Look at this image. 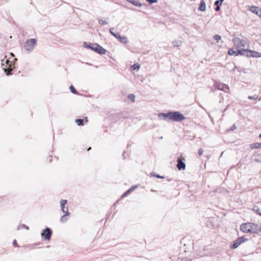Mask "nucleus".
<instances>
[{"label": "nucleus", "instance_id": "obj_54", "mask_svg": "<svg viewBox=\"0 0 261 261\" xmlns=\"http://www.w3.org/2000/svg\"><path fill=\"white\" fill-rule=\"evenodd\" d=\"M91 147H89L88 149V150H89L90 149H91Z\"/></svg>", "mask_w": 261, "mask_h": 261}, {"label": "nucleus", "instance_id": "obj_45", "mask_svg": "<svg viewBox=\"0 0 261 261\" xmlns=\"http://www.w3.org/2000/svg\"><path fill=\"white\" fill-rule=\"evenodd\" d=\"M220 10V6H216V7L215 8V10L216 11H219Z\"/></svg>", "mask_w": 261, "mask_h": 261}, {"label": "nucleus", "instance_id": "obj_36", "mask_svg": "<svg viewBox=\"0 0 261 261\" xmlns=\"http://www.w3.org/2000/svg\"><path fill=\"white\" fill-rule=\"evenodd\" d=\"M184 161H185V160L183 158H179V157L177 158V163H178V164L184 163Z\"/></svg>", "mask_w": 261, "mask_h": 261}, {"label": "nucleus", "instance_id": "obj_46", "mask_svg": "<svg viewBox=\"0 0 261 261\" xmlns=\"http://www.w3.org/2000/svg\"><path fill=\"white\" fill-rule=\"evenodd\" d=\"M236 128V125L234 124H233V125L232 126V128H231V130H233Z\"/></svg>", "mask_w": 261, "mask_h": 261}, {"label": "nucleus", "instance_id": "obj_29", "mask_svg": "<svg viewBox=\"0 0 261 261\" xmlns=\"http://www.w3.org/2000/svg\"><path fill=\"white\" fill-rule=\"evenodd\" d=\"M132 192L131 191V190L129 189L122 195L121 197L122 198L125 197L127 196L128 195H129V194H130Z\"/></svg>", "mask_w": 261, "mask_h": 261}, {"label": "nucleus", "instance_id": "obj_16", "mask_svg": "<svg viewBox=\"0 0 261 261\" xmlns=\"http://www.w3.org/2000/svg\"><path fill=\"white\" fill-rule=\"evenodd\" d=\"M198 10L201 11H205L206 10V5L204 0H201Z\"/></svg>", "mask_w": 261, "mask_h": 261}, {"label": "nucleus", "instance_id": "obj_1", "mask_svg": "<svg viewBox=\"0 0 261 261\" xmlns=\"http://www.w3.org/2000/svg\"><path fill=\"white\" fill-rule=\"evenodd\" d=\"M232 41L236 48L238 49L241 48H248L249 47L248 39L243 36H235L233 38Z\"/></svg>", "mask_w": 261, "mask_h": 261}, {"label": "nucleus", "instance_id": "obj_34", "mask_svg": "<svg viewBox=\"0 0 261 261\" xmlns=\"http://www.w3.org/2000/svg\"><path fill=\"white\" fill-rule=\"evenodd\" d=\"M128 98L130 99L132 102L135 101V96L133 94H130L128 95Z\"/></svg>", "mask_w": 261, "mask_h": 261}, {"label": "nucleus", "instance_id": "obj_38", "mask_svg": "<svg viewBox=\"0 0 261 261\" xmlns=\"http://www.w3.org/2000/svg\"><path fill=\"white\" fill-rule=\"evenodd\" d=\"M146 1L147 2H148L150 4L156 3L158 2V0H146Z\"/></svg>", "mask_w": 261, "mask_h": 261}, {"label": "nucleus", "instance_id": "obj_42", "mask_svg": "<svg viewBox=\"0 0 261 261\" xmlns=\"http://www.w3.org/2000/svg\"><path fill=\"white\" fill-rule=\"evenodd\" d=\"M203 150L202 148H200L198 150V154L201 155L203 153Z\"/></svg>", "mask_w": 261, "mask_h": 261}, {"label": "nucleus", "instance_id": "obj_40", "mask_svg": "<svg viewBox=\"0 0 261 261\" xmlns=\"http://www.w3.org/2000/svg\"><path fill=\"white\" fill-rule=\"evenodd\" d=\"M3 69H4V71H5V72L6 73L7 75H10L11 74V72L8 71L7 69L4 68H3Z\"/></svg>", "mask_w": 261, "mask_h": 261}, {"label": "nucleus", "instance_id": "obj_49", "mask_svg": "<svg viewBox=\"0 0 261 261\" xmlns=\"http://www.w3.org/2000/svg\"><path fill=\"white\" fill-rule=\"evenodd\" d=\"M220 2V4H222V3L224 1V0H219Z\"/></svg>", "mask_w": 261, "mask_h": 261}, {"label": "nucleus", "instance_id": "obj_26", "mask_svg": "<svg viewBox=\"0 0 261 261\" xmlns=\"http://www.w3.org/2000/svg\"><path fill=\"white\" fill-rule=\"evenodd\" d=\"M177 167L179 170H185L186 164H177Z\"/></svg>", "mask_w": 261, "mask_h": 261}, {"label": "nucleus", "instance_id": "obj_31", "mask_svg": "<svg viewBox=\"0 0 261 261\" xmlns=\"http://www.w3.org/2000/svg\"><path fill=\"white\" fill-rule=\"evenodd\" d=\"M132 192L131 191V190L129 189L122 195L121 197L122 198L125 197L127 196L128 195H129V194H130Z\"/></svg>", "mask_w": 261, "mask_h": 261}, {"label": "nucleus", "instance_id": "obj_4", "mask_svg": "<svg viewBox=\"0 0 261 261\" xmlns=\"http://www.w3.org/2000/svg\"><path fill=\"white\" fill-rule=\"evenodd\" d=\"M185 119L183 114L178 111L171 112V121L175 122H181Z\"/></svg>", "mask_w": 261, "mask_h": 261}, {"label": "nucleus", "instance_id": "obj_25", "mask_svg": "<svg viewBox=\"0 0 261 261\" xmlns=\"http://www.w3.org/2000/svg\"><path fill=\"white\" fill-rule=\"evenodd\" d=\"M69 89L72 93L75 94H78V92L76 90V89L74 88V87L72 85H71L69 87Z\"/></svg>", "mask_w": 261, "mask_h": 261}, {"label": "nucleus", "instance_id": "obj_50", "mask_svg": "<svg viewBox=\"0 0 261 261\" xmlns=\"http://www.w3.org/2000/svg\"><path fill=\"white\" fill-rule=\"evenodd\" d=\"M236 68H237V67L234 66V68H233L232 70L234 71Z\"/></svg>", "mask_w": 261, "mask_h": 261}, {"label": "nucleus", "instance_id": "obj_47", "mask_svg": "<svg viewBox=\"0 0 261 261\" xmlns=\"http://www.w3.org/2000/svg\"><path fill=\"white\" fill-rule=\"evenodd\" d=\"M9 62H10V61H9V60H7L6 61V63L7 64H8V65L9 64Z\"/></svg>", "mask_w": 261, "mask_h": 261}, {"label": "nucleus", "instance_id": "obj_14", "mask_svg": "<svg viewBox=\"0 0 261 261\" xmlns=\"http://www.w3.org/2000/svg\"><path fill=\"white\" fill-rule=\"evenodd\" d=\"M249 10L252 13L256 14L261 18V9L256 6H252L249 8Z\"/></svg>", "mask_w": 261, "mask_h": 261}, {"label": "nucleus", "instance_id": "obj_53", "mask_svg": "<svg viewBox=\"0 0 261 261\" xmlns=\"http://www.w3.org/2000/svg\"><path fill=\"white\" fill-rule=\"evenodd\" d=\"M259 137L260 138H261V133L259 134Z\"/></svg>", "mask_w": 261, "mask_h": 261}, {"label": "nucleus", "instance_id": "obj_43", "mask_svg": "<svg viewBox=\"0 0 261 261\" xmlns=\"http://www.w3.org/2000/svg\"><path fill=\"white\" fill-rule=\"evenodd\" d=\"M13 246H14L15 247H18V245L17 243V242H16V240H14L13 242Z\"/></svg>", "mask_w": 261, "mask_h": 261}, {"label": "nucleus", "instance_id": "obj_24", "mask_svg": "<svg viewBox=\"0 0 261 261\" xmlns=\"http://www.w3.org/2000/svg\"><path fill=\"white\" fill-rule=\"evenodd\" d=\"M150 176H153V177H155L158 178H161V179L164 178V176H161L158 174H156V173H153V172H152L150 173Z\"/></svg>", "mask_w": 261, "mask_h": 261}, {"label": "nucleus", "instance_id": "obj_18", "mask_svg": "<svg viewBox=\"0 0 261 261\" xmlns=\"http://www.w3.org/2000/svg\"><path fill=\"white\" fill-rule=\"evenodd\" d=\"M64 213H65V214L63 216H62L61 219H60V221L62 223H64V222H65L66 221L67 219L66 218V217L67 216L69 215V214H70V213L68 212V207H66V211Z\"/></svg>", "mask_w": 261, "mask_h": 261}, {"label": "nucleus", "instance_id": "obj_33", "mask_svg": "<svg viewBox=\"0 0 261 261\" xmlns=\"http://www.w3.org/2000/svg\"><path fill=\"white\" fill-rule=\"evenodd\" d=\"M140 68V65L139 64H135L132 66L133 70H138Z\"/></svg>", "mask_w": 261, "mask_h": 261}, {"label": "nucleus", "instance_id": "obj_39", "mask_svg": "<svg viewBox=\"0 0 261 261\" xmlns=\"http://www.w3.org/2000/svg\"><path fill=\"white\" fill-rule=\"evenodd\" d=\"M248 98L250 100H256L258 99V97H255L252 96H249Z\"/></svg>", "mask_w": 261, "mask_h": 261}, {"label": "nucleus", "instance_id": "obj_48", "mask_svg": "<svg viewBox=\"0 0 261 261\" xmlns=\"http://www.w3.org/2000/svg\"><path fill=\"white\" fill-rule=\"evenodd\" d=\"M125 151H124V152H123V156L124 157V159H125V156H124V153H125Z\"/></svg>", "mask_w": 261, "mask_h": 261}, {"label": "nucleus", "instance_id": "obj_32", "mask_svg": "<svg viewBox=\"0 0 261 261\" xmlns=\"http://www.w3.org/2000/svg\"><path fill=\"white\" fill-rule=\"evenodd\" d=\"M132 192L131 191V190L129 189L122 195L121 197L122 198L125 197L127 196L128 195H129V194H130Z\"/></svg>", "mask_w": 261, "mask_h": 261}, {"label": "nucleus", "instance_id": "obj_9", "mask_svg": "<svg viewBox=\"0 0 261 261\" xmlns=\"http://www.w3.org/2000/svg\"><path fill=\"white\" fill-rule=\"evenodd\" d=\"M244 49L242 48L241 49H237L236 50H234L233 48H230L228 50V54L230 56H237L239 55H244Z\"/></svg>", "mask_w": 261, "mask_h": 261}, {"label": "nucleus", "instance_id": "obj_35", "mask_svg": "<svg viewBox=\"0 0 261 261\" xmlns=\"http://www.w3.org/2000/svg\"><path fill=\"white\" fill-rule=\"evenodd\" d=\"M214 39L218 42L221 39V37L219 35H216L214 36Z\"/></svg>", "mask_w": 261, "mask_h": 261}, {"label": "nucleus", "instance_id": "obj_3", "mask_svg": "<svg viewBox=\"0 0 261 261\" xmlns=\"http://www.w3.org/2000/svg\"><path fill=\"white\" fill-rule=\"evenodd\" d=\"M37 41L35 39L32 38L28 40L24 45L25 49L30 53L32 51L36 45Z\"/></svg>", "mask_w": 261, "mask_h": 261}, {"label": "nucleus", "instance_id": "obj_15", "mask_svg": "<svg viewBox=\"0 0 261 261\" xmlns=\"http://www.w3.org/2000/svg\"><path fill=\"white\" fill-rule=\"evenodd\" d=\"M115 37L118 39L119 41L122 43L126 44L128 42V40L126 37L121 36L118 33H116V36Z\"/></svg>", "mask_w": 261, "mask_h": 261}, {"label": "nucleus", "instance_id": "obj_21", "mask_svg": "<svg viewBox=\"0 0 261 261\" xmlns=\"http://www.w3.org/2000/svg\"><path fill=\"white\" fill-rule=\"evenodd\" d=\"M250 147L251 149H257L261 148V143H252L250 145Z\"/></svg>", "mask_w": 261, "mask_h": 261}, {"label": "nucleus", "instance_id": "obj_6", "mask_svg": "<svg viewBox=\"0 0 261 261\" xmlns=\"http://www.w3.org/2000/svg\"><path fill=\"white\" fill-rule=\"evenodd\" d=\"M248 239L244 237H242L238 238L235 240L234 243L232 245H230V247L231 249H236L242 243L246 242Z\"/></svg>", "mask_w": 261, "mask_h": 261}, {"label": "nucleus", "instance_id": "obj_17", "mask_svg": "<svg viewBox=\"0 0 261 261\" xmlns=\"http://www.w3.org/2000/svg\"><path fill=\"white\" fill-rule=\"evenodd\" d=\"M67 203V201L66 200H61L60 202L61 208L63 213H65L66 211V209L65 210V205Z\"/></svg>", "mask_w": 261, "mask_h": 261}, {"label": "nucleus", "instance_id": "obj_44", "mask_svg": "<svg viewBox=\"0 0 261 261\" xmlns=\"http://www.w3.org/2000/svg\"><path fill=\"white\" fill-rule=\"evenodd\" d=\"M215 5L216 6H219L220 4V2L219 0L218 1H216L215 2Z\"/></svg>", "mask_w": 261, "mask_h": 261}, {"label": "nucleus", "instance_id": "obj_10", "mask_svg": "<svg viewBox=\"0 0 261 261\" xmlns=\"http://www.w3.org/2000/svg\"><path fill=\"white\" fill-rule=\"evenodd\" d=\"M250 227L251 233H257L261 231V225L250 223Z\"/></svg>", "mask_w": 261, "mask_h": 261}, {"label": "nucleus", "instance_id": "obj_23", "mask_svg": "<svg viewBox=\"0 0 261 261\" xmlns=\"http://www.w3.org/2000/svg\"><path fill=\"white\" fill-rule=\"evenodd\" d=\"M252 210L254 212H255L257 214L260 216L261 214V210L257 206L255 205L253 208Z\"/></svg>", "mask_w": 261, "mask_h": 261}, {"label": "nucleus", "instance_id": "obj_28", "mask_svg": "<svg viewBox=\"0 0 261 261\" xmlns=\"http://www.w3.org/2000/svg\"><path fill=\"white\" fill-rule=\"evenodd\" d=\"M21 228H25L27 229V230H29V226H27L25 224H21V225H19L18 227H17V229L18 230H19V229H21Z\"/></svg>", "mask_w": 261, "mask_h": 261}, {"label": "nucleus", "instance_id": "obj_5", "mask_svg": "<svg viewBox=\"0 0 261 261\" xmlns=\"http://www.w3.org/2000/svg\"><path fill=\"white\" fill-rule=\"evenodd\" d=\"M244 56H245L247 57H261V53L251 50L248 49H244Z\"/></svg>", "mask_w": 261, "mask_h": 261}, {"label": "nucleus", "instance_id": "obj_30", "mask_svg": "<svg viewBox=\"0 0 261 261\" xmlns=\"http://www.w3.org/2000/svg\"><path fill=\"white\" fill-rule=\"evenodd\" d=\"M132 192L131 191V190L129 189L122 195L121 197L122 198L125 197L127 196L128 195H129V194H130Z\"/></svg>", "mask_w": 261, "mask_h": 261}, {"label": "nucleus", "instance_id": "obj_11", "mask_svg": "<svg viewBox=\"0 0 261 261\" xmlns=\"http://www.w3.org/2000/svg\"><path fill=\"white\" fill-rule=\"evenodd\" d=\"M158 117L161 119H163L166 121H171V112H169L167 113H159Z\"/></svg>", "mask_w": 261, "mask_h": 261}, {"label": "nucleus", "instance_id": "obj_8", "mask_svg": "<svg viewBox=\"0 0 261 261\" xmlns=\"http://www.w3.org/2000/svg\"><path fill=\"white\" fill-rule=\"evenodd\" d=\"M52 234V230L50 228L46 227L41 232V235L45 240H49Z\"/></svg>", "mask_w": 261, "mask_h": 261}, {"label": "nucleus", "instance_id": "obj_7", "mask_svg": "<svg viewBox=\"0 0 261 261\" xmlns=\"http://www.w3.org/2000/svg\"><path fill=\"white\" fill-rule=\"evenodd\" d=\"M215 88L218 90L223 91L225 93H228L229 92V87L223 83H221L219 82H216L214 85Z\"/></svg>", "mask_w": 261, "mask_h": 261}, {"label": "nucleus", "instance_id": "obj_13", "mask_svg": "<svg viewBox=\"0 0 261 261\" xmlns=\"http://www.w3.org/2000/svg\"><path fill=\"white\" fill-rule=\"evenodd\" d=\"M250 228V223L242 224L240 226L241 230L245 233H251Z\"/></svg>", "mask_w": 261, "mask_h": 261}, {"label": "nucleus", "instance_id": "obj_27", "mask_svg": "<svg viewBox=\"0 0 261 261\" xmlns=\"http://www.w3.org/2000/svg\"><path fill=\"white\" fill-rule=\"evenodd\" d=\"M97 19L98 20L99 23L101 25H106L108 23V22L103 20L102 18H98Z\"/></svg>", "mask_w": 261, "mask_h": 261}, {"label": "nucleus", "instance_id": "obj_12", "mask_svg": "<svg viewBox=\"0 0 261 261\" xmlns=\"http://www.w3.org/2000/svg\"><path fill=\"white\" fill-rule=\"evenodd\" d=\"M184 246L185 247L184 249H185V252L192 251L193 250H194V247L193 241L192 242L189 241V242H187V244L185 243Z\"/></svg>", "mask_w": 261, "mask_h": 261}, {"label": "nucleus", "instance_id": "obj_52", "mask_svg": "<svg viewBox=\"0 0 261 261\" xmlns=\"http://www.w3.org/2000/svg\"><path fill=\"white\" fill-rule=\"evenodd\" d=\"M258 158H259V159H261V154H259V155H258Z\"/></svg>", "mask_w": 261, "mask_h": 261}, {"label": "nucleus", "instance_id": "obj_19", "mask_svg": "<svg viewBox=\"0 0 261 261\" xmlns=\"http://www.w3.org/2000/svg\"><path fill=\"white\" fill-rule=\"evenodd\" d=\"M85 121L86 122L88 121L87 118L86 117L84 119H75V122L77 123V124L79 126H83L84 125V121Z\"/></svg>", "mask_w": 261, "mask_h": 261}, {"label": "nucleus", "instance_id": "obj_37", "mask_svg": "<svg viewBox=\"0 0 261 261\" xmlns=\"http://www.w3.org/2000/svg\"><path fill=\"white\" fill-rule=\"evenodd\" d=\"M114 29H115L114 28H111L110 29V33L113 36L115 37V36H116V33H115L113 32V30H114Z\"/></svg>", "mask_w": 261, "mask_h": 261}, {"label": "nucleus", "instance_id": "obj_2", "mask_svg": "<svg viewBox=\"0 0 261 261\" xmlns=\"http://www.w3.org/2000/svg\"><path fill=\"white\" fill-rule=\"evenodd\" d=\"M84 46L86 48H90L100 55L105 54L106 52V50L97 43L88 44L87 43H84Z\"/></svg>", "mask_w": 261, "mask_h": 261}, {"label": "nucleus", "instance_id": "obj_51", "mask_svg": "<svg viewBox=\"0 0 261 261\" xmlns=\"http://www.w3.org/2000/svg\"><path fill=\"white\" fill-rule=\"evenodd\" d=\"M183 241H184V242H185L186 241V238H184V239Z\"/></svg>", "mask_w": 261, "mask_h": 261}, {"label": "nucleus", "instance_id": "obj_20", "mask_svg": "<svg viewBox=\"0 0 261 261\" xmlns=\"http://www.w3.org/2000/svg\"><path fill=\"white\" fill-rule=\"evenodd\" d=\"M127 2H128L129 3L132 4L133 5L137 6V7H141L142 4L140 3L138 1H135V0H128Z\"/></svg>", "mask_w": 261, "mask_h": 261}, {"label": "nucleus", "instance_id": "obj_41", "mask_svg": "<svg viewBox=\"0 0 261 261\" xmlns=\"http://www.w3.org/2000/svg\"><path fill=\"white\" fill-rule=\"evenodd\" d=\"M137 187H138V186H137V185L133 186L130 188H129V189L131 190L132 192H133Z\"/></svg>", "mask_w": 261, "mask_h": 261}, {"label": "nucleus", "instance_id": "obj_55", "mask_svg": "<svg viewBox=\"0 0 261 261\" xmlns=\"http://www.w3.org/2000/svg\"><path fill=\"white\" fill-rule=\"evenodd\" d=\"M126 1H127L128 0H126Z\"/></svg>", "mask_w": 261, "mask_h": 261}, {"label": "nucleus", "instance_id": "obj_56", "mask_svg": "<svg viewBox=\"0 0 261 261\" xmlns=\"http://www.w3.org/2000/svg\"><path fill=\"white\" fill-rule=\"evenodd\" d=\"M260 216H261V214H260Z\"/></svg>", "mask_w": 261, "mask_h": 261}, {"label": "nucleus", "instance_id": "obj_22", "mask_svg": "<svg viewBox=\"0 0 261 261\" xmlns=\"http://www.w3.org/2000/svg\"><path fill=\"white\" fill-rule=\"evenodd\" d=\"M172 43L175 47H178L181 45L182 41L179 40H176L173 41Z\"/></svg>", "mask_w": 261, "mask_h": 261}]
</instances>
